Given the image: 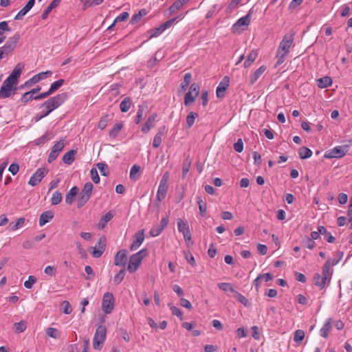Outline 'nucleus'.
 Here are the masks:
<instances>
[{
	"label": "nucleus",
	"instance_id": "864d4df0",
	"mask_svg": "<svg viewBox=\"0 0 352 352\" xmlns=\"http://www.w3.org/2000/svg\"><path fill=\"white\" fill-rule=\"evenodd\" d=\"M109 121V115H104V116H102L98 122V129H100L101 130L104 129L106 128V126H107Z\"/></svg>",
	"mask_w": 352,
	"mask_h": 352
},
{
	"label": "nucleus",
	"instance_id": "bb28decb",
	"mask_svg": "<svg viewBox=\"0 0 352 352\" xmlns=\"http://www.w3.org/2000/svg\"><path fill=\"white\" fill-rule=\"evenodd\" d=\"M76 154V151L70 150L67 153H66L63 157V162L68 165H70L73 163L75 159V155Z\"/></svg>",
	"mask_w": 352,
	"mask_h": 352
},
{
	"label": "nucleus",
	"instance_id": "3c124183",
	"mask_svg": "<svg viewBox=\"0 0 352 352\" xmlns=\"http://www.w3.org/2000/svg\"><path fill=\"white\" fill-rule=\"evenodd\" d=\"M145 108H146V107L144 105H139L138 109L137 111V115L135 118V124H139L140 122V121L142 120V117L144 116V111Z\"/></svg>",
	"mask_w": 352,
	"mask_h": 352
},
{
	"label": "nucleus",
	"instance_id": "f257e3e1",
	"mask_svg": "<svg viewBox=\"0 0 352 352\" xmlns=\"http://www.w3.org/2000/svg\"><path fill=\"white\" fill-rule=\"evenodd\" d=\"M23 65L18 63L9 76L3 82L0 89V98L5 99L14 94Z\"/></svg>",
	"mask_w": 352,
	"mask_h": 352
},
{
	"label": "nucleus",
	"instance_id": "0e129e2a",
	"mask_svg": "<svg viewBox=\"0 0 352 352\" xmlns=\"http://www.w3.org/2000/svg\"><path fill=\"white\" fill-rule=\"evenodd\" d=\"M15 331L17 333L23 332L26 329L25 322L23 321H21L19 322L14 323Z\"/></svg>",
	"mask_w": 352,
	"mask_h": 352
},
{
	"label": "nucleus",
	"instance_id": "6ab92c4d",
	"mask_svg": "<svg viewBox=\"0 0 352 352\" xmlns=\"http://www.w3.org/2000/svg\"><path fill=\"white\" fill-rule=\"evenodd\" d=\"M156 118V114L153 113L151 115L145 124L142 127V131L143 133H148L152 127L154 126V123Z\"/></svg>",
	"mask_w": 352,
	"mask_h": 352
},
{
	"label": "nucleus",
	"instance_id": "5fc2aeb1",
	"mask_svg": "<svg viewBox=\"0 0 352 352\" xmlns=\"http://www.w3.org/2000/svg\"><path fill=\"white\" fill-rule=\"evenodd\" d=\"M191 165V161L188 159H186L184 161L183 163V168H182V177L184 178L186 175V174L188 173L190 167Z\"/></svg>",
	"mask_w": 352,
	"mask_h": 352
},
{
	"label": "nucleus",
	"instance_id": "f3484780",
	"mask_svg": "<svg viewBox=\"0 0 352 352\" xmlns=\"http://www.w3.org/2000/svg\"><path fill=\"white\" fill-rule=\"evenodd\" d=\"M35 3V0H29L26 5L15 16V20H21L32 9Z\"/></svg>",
	"mask_w": 352,
	"mask_h": 352
},
{
	"label": "nucleus",
	"instance_id": "bf43d9fd",
	"mask_svg": "<svg viewBox=\"0 0 352 352\" xmlns=\"http://www.w3.org/2000/svg\"><path fill=\"white\" fill-rule=\"evenodd\" d=\"M302 243H304L305 247L310 250L314 249L316 246V243L311 240V239L307 236L303 239Z\"/></svg>",
	"mask_w": 352,
	"mask_h": 352
},
{
	"label": "nucleus",
	"instance_id": "39448f33",
	"mask_svg": "<svg viewBox=\"0 0 352 352\" xmlns=\"http://www.w3.org/2000/svg\"><path fill=\"white\" fill-rule=\"evenodd\" d=\"M107 336V329L103 325H99L95 332L93 339V347L96 350H101Z\"/></svg>",
	"mask_w": 352,
	"mask_h": 352
},
{
	"label": "nucleus",
	"instance_id": "69168bd1",
	"mask_svg": "<svg viewBox=\"0 0 352 352\" xmlns=\"http://www.w3.org/2000/svg\"><path fill=\"white\" fill-rule=\"evenodd\" d=\"M129 14L127 12H123L115 19L114 23L121 21H125L129 19Z\"/></svg>",
	"mask_w": 352,
	"mask_h": 352
},
{
	"label": "nucleus",
	"instance_id": "49530a36",
	"mask_svg": "<svg viewBox=\"0 0 352 352\" xmlns=\"http://www.w3.org/2000/svg\"><path fill=\"white\" fill-rule=\"evenodd\" d=\"M126 271L125 269H122L120 272L115 275L113 277V282L116 285H119L125 276Z\"/></svg>",
	"mask_w": 352,
	"mask_h": 352
},
{
	"label": "nucleus",
	"instance_id": "393cba45",
	"mask_svg": "<svg viewBox=\"0 0 352 352\" xmlns=\"http://www.w3.org/2000/svg\"><path fill=\"white\" fill-rule=\"evenodd\" d=\"M332 84V79L329 76H324L317 80V85L319 88L324 89Z\"/></svg>",
	"mask_w": 352,
	"mask_h": 352
},
{
	"label": "nucleus",
	"instance_id": "774afa93",
	"mask_svg": "<svg viewBox=\"0 0 352 352\" xmlns=\"http://www.w3.org/2000/svg\"><path fill=\"white\" fill-rule=\"evenodd\" d=\"M62 307L64 314H69L72 311V308L69 304V302L67 300H65L62 302Z\"/></svg>",
	"mask_w": 352,
	"mask_h": 352
},
{
	"label": "nucleus",
	"instance_id": "dca6fc26",
	"mask_svg": "<svg viewBox=\"0 0 352 352\" xmlns=\"http://www.w3.org/2000/svg\"><path fill=\"white\" fill-rule=\"evenodd\" d=\"M229 86V78L225 76L222 81L220 82L217 87L216 94L217 98H223L225 95V91Z\"/></svg>",
	"mask_w": 352,
	"mask_h": 352
},
{
	"label": "nucleus",
	"instance_id": "338daca9",
	"mask_svg": "<svg viewBox=\"0 0 352 352\" xmlns=\"http://www.w3.org/2000/svg\"><path fill=\"white\" fill-rule=\"evenodd\" d=\"M162 143V133H157L153 139V146L155 148H158Z\"/></svg>",
	"mask_w": 352,
	"mask_h": 352
},
{
	"label": "nucleus",
	"instance_id": "f03ea898",
	"mask_svg": "<svg viewBox=\"0 0 352 352\" xmlns=\"http://www.w3.org/2000/svg\"><path fill=\"white\" fill-rule=\"evenodd\" d=\"M67 98L68 95L67 93L57 94L41 104L39 108L42 109L41 111L43 113V116H47L54 109L62 105Z\"/></svg>",
	"mask_w": 352,
	"mask_h": 352
},
{
	"label": "nucleus",
	"instance_id": "1a4fd4ad",
	"mask_svg": "<svg viewBox=\"0 0 352 352\" xmlns=\"http://www.w3.org/2000/svg\"><path fill=\"white\" fill-rule=\"evenodd\" d=\"M177 228L180 232L183 233L184 240L187 244V246L192 245V242L191 241V233L189 228L188 223L187 221H184L181 219H179L177 221Z\"/></svg>",
	"mask_w": 352,
	"mask_h": 352
},
{
	"label": "nucleus",
	"instance_id": "ddd939ff",
	"mask_svg": "<svg viewBox=\"0 0 352 352\" xmlns=\"http://www.w3.org/2000/svg\"><path fill=\"white\" fill-rule=\"evenodd\" d=\"M65 147L64 140L56 142L52 147L51 152L50 153L47 158V162L52 163L54 162L59 155L60 153L63 151Z\"/></svg>",
	"mask_w": 352,
	"mask_h": 352
},
{
	"label": "nucleus",
	"instance_id": "4c0bfd02",
	"mask_svg": "<svg viewBox=\"0 0 352 352\" xmlns=\"http://www.w3.org/2000/svg\"><path fill=\"white\" fill-rule=\"evenodd\" d=\"M63 196L61 192L58 190L55 191L53 193L52 197L51 198V204L54 206L58 205L61 202Z\"/></svg>",
	"mask_w": 352,
	"mask_h": 352
},
{
	"label": "nucleus",
	"instance_id": "2f4dec72",
	"mask_svg": "<svg viewBox=\"0 0 352 352\" xmlns=\"http://www.w3.org/2000/svg\"><path fill=\"white\" fill-rule=\"evenodd\" d=\"M25 218L23 217H21V218H19L16 222H11L10 224H9V230L10 231H15L17 229H19L20 227H21L24 223H25Z\"/></svg>",
	"mask_w": 352,
	"mask_h": 352
},
{
	"label": "nucleus",
	"instance_id": "aec40b11",
	"mask_svg": "<svg viewBox=\"0 0 352 352\" xmlns=\"http://www.w3.org/2000/svg\"><path fill=\"white\" fill-rule=\"evenodd\" d=\"M267 67L265 65L261 66L257 69L250 77V84L253 85L260 78V76L264 73Z\"/></svg>",
	"mask_w": 352,
	"mask_h": 352
},
{
	"label": "nucleus",
	"instance_id": "cd10ccee",
	"mask_svg": "<svg viewBox=\"0 0 352 352\" xmlns=\"http://www.w3.org/2000/svg\"><path fill=\"white\" fill-rule=\"evenodd\" d=\"M113 217V215L111 214V212H109L106 213L104 215L102 216L98 223V228L103 229L106 226L107 222H109Z\"/></svg>",
	"mask_w": 352,
	"mask_h": 352
},
{
	"label": "nucleus",
	"instance_id": "b1692460",
	"mask_svg": "<svg viewBox=\"0 0 352 352\" xmlns=\"http://www.w3.org/2000/svg\"><path fill=\"white\" fill-rule=\"evenodd\" d=\"M332 320L331 318H329L326 320L324 324L321 328L320 332V336L324 338H327L329 336V332L332 328Z\"/></svg>",
	"mask_w": 352,
	"mask_h": 352
},
{
	"label": "nucleus",
	"instance_id": "052dcab7",
	"mask_svg": "<svg viewBox=\"0 0 352 352\" xmlns=\"http://www.w3.org/2000/svg\"><path fill=\"white\" fill-rule=\"evenodd\" d=\"M140 170V166H138V165H133L131 168V170H130V178L131 179H135L136 180L138 179V177L135 176V175L137 173H138Z\"/></svg>",
	"mask_w": 352,
	"mask_h": 352
},
{
	"label": "nucleus",
	"instance_id": "603ef678",
	"mask_svg": "<svg viewBox=\"0 0 352 352\" xmlns=\"http://www.w3.org/2000/svg\"><path fill=\"white\" fill-rule=\"evenodd\" d=\"M305 338V332L301 329H298L294 332V341L299 343L302 341Z\"/></svg>",
	"mask_w": 352,
	"mask_h": 352
},
{
	"label": "nucleus",
	"instance_id": "de8ad7c7",
	"mask_svg": "<svg viewBox=\"0 0 352 352\" xmlns=\"http://www.w3.org/2000/svg\"><path fill=\"white\" fill-rule=\"evenodd\" d=\"M97 168L99 169L100 173L103 176H107L109 175V167L107 164L102 162H99L96 164Z\"/></svg>",
	"mask_w": 352,
	"mask_h": 352
},
{
	"label": "nucleus",
	"instance_id": "e2e57ef3",
	"mask_svg": "<svg viewBox=\"0 0 352 352\" xmlns=\"http://www.w3.org/2000/svg\"><path fill=\"white\" fill-rule=\"evenodd\" d=\"M90 175L92 181L95 184H98L100 182V177L98 175V171L95 168H92L90 170Z\"/></svg>",
	"mask_w": 352,
	"mask_h": 352
},
{
	"label": "nucleus",
	"instance_id": "a211bd4d",
	"mask_svg": "<svg viewBox=\"0 0 352 352\" xmlns=\"http://www.w3.org/2000/svg\"><path fill=\"white\" fill-rule=\"evenodd\" d=\"M54 217V212L52 210H47L43 212L39 217V226H43Z\"/></svg>",
	"mask_w": 352,
	"mask_h": 352
},
{
	"label": "nucleus",
	"instance_id": "0eeeda50",
	"mask_svg": "<svg viewBox=\"0 0 352 352\" xmlns=\"http://www.w3.org/2000/svg\"><path fill=\"white\" fill-rule=\"evenodd\" d=\"M20 38L21 35L19 33H16L8 38L3 46L1 47L7 56L15 50Z\"/></svg>",
	"mask_w": 352,
	"mask_h": 352
},
{
	"label": "nucleus",
	"instance_id": "e433bc0d",
	"mask_svg": "<svg viewBox=\"0 0 352 352\" xmlns=\"http://www.w3.org/2000/svg\"><path fill=\"white\" fill-rule=\"evenodd\" d=\"M94 188V186L91 182H87L84 185L80 193L82 195H87L89 197H91L92 195V190Z\"/></svg>",
	"mask_w": 352,
	"mask_h": 352
},
{
	"label": "nucleus",
	"instance_id": "79ce46f5",
	"mask_svg": "<svg viewBox=\"0 0 352 352\" xmlns=\"http://www.w3.org/2000/svg\"><path fill=\"white\" fill-rule=\"evenodd\" d=\"M191 79L192 76L190 73L185 74L184 76V81L181 83L180 85L182 90L185 91L187 89L188 86L190 83Z\"/></svg>",
	"mask_w": 352,
	"mask_h": 352
},
{
	"label": "nucleus",
	"instance_id": "a19ab883",
	"mask_svg": "<svg viewBox=\"0 0 352 352\" xmlns=\"http://www.w3.org/2000/svg\"><path fill=\"white\" fill-rule=\"evenodd\" d=\"M234 297L239 301L241 303H242L244 306L248 307L250 306V302L248 300L241 294L239 293L238 292L235 291L234 293Z\"/></svg>",
	"mask_w": 352,
	"mask_h": 352
},
{
	"label": "nucleus",
	"instance_id": "72a5a7b5",
	"mask_svg": "<svg viewBox=\"0 0 352 352\" xmlns=\"http://www.w3.org/2000/svg\"><path fill=\"white\" fill-rule=\"evenodd\" d=\"M146 14V11L145 9L140 10L138 12V13L133 15V16L131 19V21H130L131 23L133 25V24L138 23L141 20L142 16H145Z\"/></svg>",
	"mask_w": 352,
	"mask_h": 352
},
{
	"label": "nucleus",
	"instance_id": "7ed1b4c3",
	"mask_svg": "<svg viewBox=\"0 0 352 352\" xmlns=\"http://www.w3.org/2000/svg\"><path fill=\"white\" fill-rule=\"evenodd\" d=\"M293 42L294 34H287L284 36L277 50L276 58L278 60L276 63V67L281 65L285 61Z\"/></svg>",
	"mask_w": 352,
	"mask_h": 352
},
{
	"label": "nucleus",
	"instance_id": "8fccbe9b",
	"mask_svg": "<svg viewBox=\"0 0 352 352\" xmlns=\"http://www.w3.org/2000/svg\"><path fill=\"white\" fill-rule=\"evenodd\" d=\"M218 287L224 292L230 291L232 293H234L236 291L232 285L229 283H220L218 284Z\"/></svg>",
	"mask_w": 352,
	"mask_h": 352
},
{
	"label": "nucleus",
	"instance_id": "9d476101",
	"mask_svg": "<svg viewBox=\"0 0 352 352\" xmlns=\"http://www.w3.org/2000/svg\"><path fill=\"white\" fill-rule=\"evenodd\" d=\"M48 169L46 168H39L30 177L28 184L32 186L38 184L42 179L46 176Z\"/></svg>",
	"mask_w": 352,
	"mask_h": 352
},
{
	"label": "nucleus",
	"instance_id": "c85d7f7f",
	"mask_svg": "<svg viewBox=\"0 0 352 352\" xmlns=\"http://www.w3.org/2000/svg\"><path fill=\"white\" fill-rule=\"evenodd\" d=\"M251 12L252 11L250 10L248 14L245 16H243L241 18H240L237 21L236 23L234 25V26H248L250 23V14H251Z\"/></svg>",
	"mask_w": 352,
	"mask_h": 352
},
{
	"label": "nucleus",
	"instance_id": "f704fd0d",
	"mask_svg": "<svg viewBox=\"0 0 352 352\" xmlns=\"http://www.w3.org/2000/svg\"><path fill=\"white\" fill-rule=\"evenodd\" d=\"M131 105L130 98H125L120 103V108L122 112H126L129 110Z\"/></svg>",
	"mask_w": 352,
	"mask_h": 352
},
{
	"label": "nucleus",
	"instance_id": "4468645a",
	"mask_svg": "<svg viewBox=\"0 0 352 352\" xmlns=\"http://www.w3.org/2000/svg\"><path fill=\"white\" fill-rule=\"evenodd\" d=\"M144 240V230H140L133 236V242L130 246V250L134 251L137 250Z\"/></svg>",
	"mask_w": 352,
	"mask_h": 352
},
{
	"label": "nucleus",
	"instance_id": "c9c22d12",
	"mask_svg": "<svg viewBox=\"0 0 352 352\" xmlns=\"http://www.w3.org/2000/svg\"><path fill=\"white\" fill-rule=\"evenodd\" d=\"M91 197L80 192L77 200V208H80L89 200Z\"/></svg>",
	"mask_w": 352,
	"mask_h": 352
},
{
	"label": "nucleus",
	"instance_id": "58836bf2",
	"mask_svg": "<svg viewBox=\"0 0 352 352\" xmlns=\"http://www.w3.org/2000/svg\"><path fill=\"white\" fill-rule=\"evenodd\" d=\"M197 204L199 206V213L201 217H205L206 214V203L203 201L199 197H197Z\"/></svg>",
	"mask_w": 352,
	"mask_h": 352
},
{
	"label": "nucleus",
	"instance_id": "6e6d98bb",
	"mask_svg": "<svg viewBox=\"0 0 352 352\" xmlns=\"http://www.w3.org/2000/svg\"><path fill=\"white\" fill-rule=\"evenodd\" d=\"M241 0H232L226 9V13L230 14L234 9L240 3Z\"/></svg>",
	"mask_w": 352,
	"mask_h": 352
},
{
	"label": "nucleus",
	"instance_id": "423d86ee",
	"mask_svg": "<svg viewBox=\"0 0 352 352\" xmlns=\"http://www.w3.org/2000/svg\"><path fill=\"white\" fill-rule=\"evenodd\" d=\"M170 176L168 172H166L160 180V185L157 192V197L159 199H164L169 186Z\"/></svg>",
	"mask_w": 352,
	"mask_h": 352
},
{
	"label": "nucleus",
	"instance_id": "09e8293b",
	"mask_svg": "<svg viewBox=\"0 0 352 352\" xmlns=\"http://www.w3.org/2000/svg\"><path fill=\"white\" fill-rule=\"evenodd\" d=\"M64 82L65 80L63 79H60L54 82L49 89L50 92L53 94L56 90H58L64 84Z\"/></svg>",
	"mask_w": 352,
	"mask_h": 352
},
{
	"label": "nucleus",
	"instance_id": "2eb2a0df",
	"mask_svg": "<svg viewBox=\"0 0 352 352\" xmlns=\"http://www.w3.org/2000/svg\"><path fill=\"white\" fill-rule=\"evenodd\" d=\"M127 254L128 252L126 250L123 249L119 250L115 256V265L124 267L127 262Z\"/></svg>",
	"mask_w": 352,
	"mask_h": 352
},
{
	"label": "nucleus",
	"instance_id": "4d7b16f0",
	"mask_svg": "<svg viewBox=\"0 0 352 352\" xmlns=\"http://www.w3.org/2000/svg\"><path fill=\"white\" fill-rule=\"evenodd\" d=\"M46 333L48 336L53 338H58L60 336L58 331L52 327H49L46 330Z\"/></svg>",
	"mask_w": 352,
	"mask_h": 352
},
{
	"label": "nucleus",
	"instance_id": "c756f323",
	"mask_svg": "<svg viewBox=\"0 0 352 352\" xmlns=\"http://www.w3.org/2000/svg\"><path fill=\"white\" fill-rule=\"evenodd\" d=\"M258 56V53L256 50H252L249 54L248 55L247 59L244 63V67L245 68L250 67L251 64L255 60Z\"/></svg>",
	"mask_w": 352,
	"mask_h": 352
},
{
	"label": "nucleus",
	"instance_id": "13d9d810",
	"mask_svg": "<svg viewBox=\"0 0 352 352\" xmlns=\"http://www.w3.org/2000/svg\"><path fill=\"white\" fill-rule=\"evenodd\" d=\"M36 281L37 279L34 276H29L28 280L24 283V287L27 289H31Z\"/></svg>",
	"mask_w": 352,
	"mask_h": 352
},
{
	"label": "nucleus",
	"instance_id": "c03bdc74",
	"mask_svg": "<svg viewBox=\"0 0 352 352\" xmlns=\"http://www.w3.org/2000/svg\"><path fill=\"white\" fill-rule=\"evenodd\" d=\"M175 21H176V17H173V18L166 21L164 23L161 24L160 25L162 28V30H164V32H165L166 30L173 28Z\"/></svg>",
	"mask_w": 352,
	"mask_h": 352
},
{
	"label": "nucleus",
	"instance_id": "ea45409f",
	"mask_svg": "<svg viewBox=\"0 0 352 352\" xmlns=\"http://www.w3.org/2000/svg\"><path fill=\"white\" fill-rule=\"evenodd\" d=\"M198 117V114L195 112H190L186 117V124L188 128H190L195 123V119Z\"/></svg>",
	"mask_w": 352,
	"mask_h": 352
},
{
	"label": "nucleus",
	"instance_id": "6e6552de",
	"mask_svg": "<svg viewBox=\"0 0 352 352\" xmlns=\"http://www.w3.org/2000/svg\"><path fill=\"white\" fill-rule=\"evenodd\" d=\"M349 145L343 146H336L332 149L329 150L324 153V157L327 159L331 158H341L344 157L348 151Z\"/></svg>",
	"mask_w": 352,
	"mask_h": 352
},
{
	"label": "nucleus",
	"instance_id": "4be33fe9",
	"mask_svg": "<svg viewBox=\"0 0 352 352\" xmlns=\"http://www.w3.org/2000/svg\"><path fill=\"white\" fill-rule=\"evenodd\" d=\"M314 285L322 289L325 287L327 279L319 273H316L314 276Z\"/></svg>",
	"mask_w": 352,
	"mask_h": 352
},
{
	"label": "nucleus",
	"instance_id": "5701e85b",
	"mask_svg": "<svg viewBox=\"0 0 352 352\" xmlns=\"http://www.w3.org/2000/svg\"><path fill=\"white\" fill-rule=\"evenodd\" d=\"M78 188L77 186L72 187L69 190V191L66 194L65 202L67 204H69V205L72 204L74 202V199L78 194Z\"/></svg>",
	"mask_w": 352,
	"mask_h": 352
},
{
	"label": "nucleus",
	"instance_id": "a878e982",
	"mask_svg": "<svg viewBox=\"0 0 352 352\" xmlns=\"http://www.w3.org/2000/svg\"><path fill=\"white\" fill-rule=\"evenodd\" d=\"M163 32H164V30H162L161 25H160L159 27L148 30L146 32V36H147L148 39H151L152 38L159 36Z\"/></svg>",
	"mask_w": 352,
	"mask_h": 352
},
{
	"label": "nucleus",
	"instance_id": "f8f14e48",
	"mask_svg": "<svg viewBox=\"0 0 352 352\" xmlns=\"http://www.w3.org/2000/svg\"><path fill=\"white\" fill-rule=\"evenodd\" d=\"M107 239L104 236L99 238L91 254L94 258H100L105 251Z\"/></svg>",
	"mask_w": 352,
	"mask_h": 352
},
{
	"label": "nucleus",
	"instance_id": "37998d69",
	"mask_svg": "<svg viewBox=\"0 0 352 352\" xmlns=\"http://www.w3.org/2000/svg\"><path fill=\"white\" fill-rule=\"evenodd\" d=\"M197 96H195V95H192L191 91H188L184 97V104L186 106H189L191 104H192Z\"/></svg>",
	"mask_w": 352,
	"mask_h": 352
},
{
	"label": "nucleus",
	"instance_id": "7c9ffc66",
	"mask_svg": "<svg viewBox=\"0 0 352 352\" xmlns=\"http://www.w3.org/2000/svg\"><path fill=\"white\" fill-rule=\"evenodd\" d=\"M298 154L300 159L305 160L312 155V151L307 147L302 146L299 148Z\"/></svg>",
	"mask_w": 352,
	"mask_h": 352
},
{
	"label": "nucleus",
	"instance_id": "20e7f679",
	"mask_svg": "<svg viewBox=\"0 0 352 352\" xmlns=\"http://www.w3.org/2000/svg\"><path fill=\"white\" fill-rule=\"evenodd\" d=\"M147 254L148 250L146 248H144L135 254H132L129 258L127 270L131 273L136 272L143 258L147 255Z\"/></svg>",
	"mask_w": 352,
	"mask_h": 352
},
{
	"label": "nucleus",
	"instance_id": "412c9836",
	"mask_svg": "<svg viewBox=\"0 0 352 352\" xmlns=\"http://www.w3.org/2000/svg\"><path fill=\"white\" fill-rule=\"evenodd\" d=\"M53 136L54 135L52 132L47 131L44 135L34 140V143L36 146L44 144L45 142L51 140L53 138Z\"/></svg>",
	"mask_w": 352,
	"mask_h": 352
},
{
	"label": "nucleus",
	"instance_id": "680f3d73",
	"mask_svg": "<svg viewBox=\"0 0 352 352\" xmlns=\"http://www.w3.org/2000/svg\"><path fill=\"white\" fill-rule=\"evenodd\" d=\"M104 0H86L84 3V9L93 6H98L102 3Z\"/></svg>",
	"mask_w": 352,
	"mask_h": 352
},
{
	"label": "nucleus",
	"instance_id": "a18cd8bd",
	"mask_svg": "<svg viewBox=\"0 0 352 352\" xmlns=\"http://www.w3.org/2000/svg\"><path fill=\"white\" fill-rule=\"evenodd\" d=\"M322 276L326 277V279L330 280L331 276V267L329 262H325L322 267Z\"/></svg>",
	"mask_w": 352,
	"mask_h": 352
},
{
	"label": "nucleus",
	"instance_id": "9b49d317",
	"mask_svg": "<svg viewBox=\"0 0 352 352\" xmlns=\"http://www.w3.org/2000/svg\"><path fill=\"white\" fill-rule=\"evenodd\" d=\"M114 297L111 293L107 292L102 298V310L105 314H110L114 307Z\"/></svg>",
	"mask_w": 352,
	"mask_h": 352
},
{
	"label": "nucleus",
	"instance_id": "473e14b6",
	"mask_svg": "<svg viewBox=\"0 0 352 352\" xmlns=\"http://www.w3.org/2000/svg\"><path fill=\"white\" fill-rule=\"evenodd\" d=\"M123 127V124L121 122L116 123L114 124L113 128L109 131V136L111 138H115L118 136V133L120 132Z\"/></svg>",
	"mask_w": 352,
	"mask_h": 352
}]
</instances>
